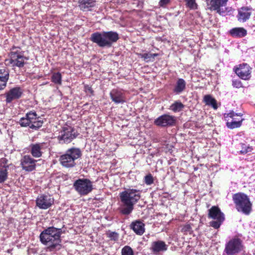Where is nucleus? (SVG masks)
Instances as JSON below:
<instances>
[{"mask_svg": "<svg viewBox=\"0 0 255 255\" xmlns=\"http://www.w3.org/2000/svg\"><path fill=\"white\" fill-rule=\"evenodd\" d=\"M63 233L61 228L50 227L44 230L40 234V241L47 246L50 251L59 250L61 247V236Z\"/></svg>", "mask_w": 255, "mask_h": 255, "instance_id": "f257e3e1", "label": "nucleus"}, {"mask_svg": "<svg viewBox=\"0 0 255 255\" xmlns=\"http://www.w3.org/2000/svg\"><path fill=\"white\" fill-rule=\"evenodd\" d=\"M141 191L136 189H127L120 194L122 203L121 213L124 215H129L133 210V206L141 197Z\"/></svg>", "mask_w": 255, "mask_h": 255, "instance_id": "f03ea898", "label": "nucleus"}, {"mask_svg": "<svg viewBox=\"0 0 255 255\" xmlns=\"http://www.w3.org/2000/svg\"><path fill=\"white\" fill-rule=\"evenodd\" d=\"M119 38L118 33L113 31L96 32L92 33L90 37L93 42L96 43L101 47H110L113 43L117 42Z\"/></svg>", "mask_w": 255, "mask_h": 255, "instance_id": "7ed1b4c3", "label": "nucleus"}, {"mask_svg": "<svg viewBox=\"0 0 255 255\" xmlns=\"http://www.w3.org/2000/svg\"><path fill=\"white\" fill-rule=\"evenodd\" d=\"M233 200L238 212L249 215L252 210V203L245 193L239 192L233 196Z\"/></svg>", "mask_w": 255, "mask_h": 255, "instance_id": "20e7f679", "label": "nucleus"}, {"mask_svg": "<svg viewBox=\"0 0 255 255\" xmlns=\"http://www.w3.org/2000/svg\"><path fill=\"white\" fill-rule=\"evenodd\" d=\"M82 156L80 148L72 147L67 149L65 153L60 156L59 161L64 167H73L76 165L75 160Z\"/></svg>", "mask_w": 255, "mask_h": 255, "instance_id": "39448f33", "label": "nucleus"}, {"mask_svg": "<svg viewBox=\"0 0 255 255\" xmlns=\"http://www.w3.org/2000/svg\"><path fill=\"white\" fill-rule=\"evenodd\" d=\"M78 134L79 133L74 128L66 126L63 127L59 132L57 139L60 143L68 144L76 138Z\"/></svg>", "mask_w": 255, "mask_h": 255, "instance_id": "423d86ee", "label": "nucleus"}, {"mask_svg": "<svg viewBox=\"0 0 255 255\" xmlns=\"http://www.w3.org/2000/svg\"><path fill=\"white\" fill-rule=\"evenodd\" d=\"M9 59L7 61L12 66L22 67L24 65V61L27 60L24 56L23 53L20 51V48L13 46L11 49V52L9 54Z\"/></svg>", "mask_w": 255, "mask_h": 255, "instance_id": "0eeeda50", "label": "nucleus"}, {"mask_svg": "<svg viewBox=\"0 0 255 255\" xmlns=\"http://www.w3.org/2000/svg\"><path fill=\"white\" fill-rule=\"evenodd\" d=\"M73 187L80 196H86L93 190L92 182L88 179L82 178L76 180L73 183Z\"/></svg>", "mask_w": 255, "mask_h": 255, "instance_id": "6e6552de", "label": "nucleus"}, {"mask_svg": "<svg viewBox=\"0 0 255 255\" xmlns=\"http://www.w3.org/2000/svg\"><path fill=\"white\" fill-rule=\"evenodd\" d=\"M244 250L243 241L238 237L230 240L226 244L225 251L227 255H236Z\"/></svg>", "mask_w": 255, "mask_h": 255, "instance_id": "1a4fd4ad", "label": "nucleus"}, {"mask_svg": "<svg viewBox=\"0 0 255 255\" xmlns=\"http://www.w3.org/2000/svg\"><path fill=\"white\" fill-rule=\"evenodd\" d=\"M234 72L241 79L248 80L251 77L252 68L247 63H242L234 68Z\"/></svg>", "mask_w": 255, "mask_h": 255, "instance_id": "9d476101", "label": "nucleus"}, {"mask_svg": "<svg viewBox=\"0 0 255 255\" xmlns=\"http://www.w3.org/2000/svg\"><path fill=\"white\" fill-rule=\"evenodd\" d=\"M54 201V198L50 195L41 194L36 198V204L39 209L46 210L53 204Z\"/></svg>", "mask_w": 255, "mask_h": 255, "instance_id": "9b49d317", "label": "nucleus"}, {"mask_svg": "<svg viewBox=\"0 0 255 255\" xmlns=\"http://www.w3.org/2000/svg\"><path fill=\"white\" fill-rule=\"evenodd\" d=\"M37 160L29 155L23 156L20 160V165L23 170L30 172L33 171L36 168Z\"/></svg>", "mask_w": 255, "mask_h": 255, "instance_id": "f8f14e48", "label": "nucleus"}, {"mask_svg": "<svg viewBox=\"0 0 255 255\" xmlns=\"http://www.w3.org/2000/svg\"><path fill=\"white\" fill-rule=\"evenodd\" d=\"M175 122V117L165 114L155 119L154 123L156 126L164 127L172 126Z\"/></svg>", "mask_w": 255, "mask_h": 255, "instance_id": "ddd939ff", "label": "nucleus"}, {"mask_svg": "<svg viewBox=\"0 0 255 255\" xmlns=\"http://www.w3.org/2000/svg\"><path fill=\"white\" fill-rule=\"evenodd\" d=\"M23 93L22 89L19 87L11 89L6 93V102L9 103L13 100L19 99Z\"/></svg>", "mask_w": 255, "mask_h": 255, "instance_id": "4468645a", "label": "nucleus"}, {"mask_svg": "<svg viewBox=\"0 0 255 255\" xmlns=\"http://www.w3.org/2000/svg\"><path fill=\"white\" fill-rule=\"evenodd\" d=\"M29 114V121L30 123V128L34 130H37L42 126L43 121L39 117L36 112H30Z\"/></svg>", "mask_w": 255, "mask_h": 255, "instance_id": "2eb2a0df", "label": "nucleus"}, {"mask_svg": "<svg viewBox=\"0 0 255 255\" xmlns=\"http://www.w3.org/2000/svg\"><path fill=\"white\" fill-rule=\"evenodd\" d=\"M253 9L249 6H243L238 9L237 18L239 21L244 22L248 20L252 14Z\"/></svg>", "mask_w": 255, "mask_h": 255, "instance_id": "dca6fc26", "label": "nucleus"}, {"mask_svg": "<svg viewBox=\"0 0 255 255\" xmlns=\"http://www.w3.org/2000/svg\"><path fill=\"white\" fill-rule=\"evenodd\" d=\"M45 143L44 142L32 143L29 145L30 152L32 156L35 158L42 156L43 150H44Z\"/></svg>", "mask_w": 255, "mask_h": 255, "instance_id": "f3484780", "label": "nucleus"}, {"mask_svg": "<svg viewBox=\"0 0 255 255\" xmlns=\"http://www.w3.org/2000/svg\"><path fill=\"white\" fill-rule=\"evenodd\" d=\"M110 97L115 104H123L125 102L124 93L117 89H113L110 93Z\"/></svg>", "mask_w": 255, "mask_h": 255, "instance_id": "a211bd4d", "label": "nucleus"}, {"mask_svg": "<svg viewBox=\"0 0 255 255\" xmlns=\"http://www.w3.org/2000/svg\"><path fill=\"white\" fill-rule=\"evenodd\" d=\"M168 245L161 240L153 242L151 245V250L154 253L164 252L167 250Z\"/></svg>", "mask_w": 255, "mask_h": 255, "instance_id": "6ab92c4d", "label": "nucleus"}, {"mask_svg": "<svg viewBox=\"0 0 255 255\" xmlns=\"http://www.w3.org/2000/svg\"><path fill=\"white\" fill-rule=\"evenodd\" d=\"M9 79V71L4 67L0 68V90L4 89Z\"/></svg>", "mask_w": 255, "mask_h": 255, "instance_id": "aec40b11", "label": "nucleus"}, {"mask_svg": "<svg viewBox=\"0 0 255 255\" xmlns=\"http://www.w3.org/2000/svg\"><path fill=\"white\" fill-rule=\"evenodd\" d=\"M229 34L233 37L242 38L247 35V30L244 27H238L232 28L228 32Z\"/></svg>", "mask_w": 255, "mask_h": 255, "instance_id": "412c9836", "label": "nucleus"}, {"mask_svg": "<svg viewBox=\"0 0 255 255\" xmlns=\"http://www.w3.org/2000/svg\"><path fill=\"white\" fill-rule=\"evenodd\" d=\"M207 7L211 10H217V12L221 14V6L222 5L223 0H206Z\"/></svg>", "mask_w": 255, "mask_h": 255, "instance_id": "4be33fe9", "label": "nucleus"}, {"mask_svg": "<svg viewBox=\"0 0 255 255\" xmlns=\"http://www.w3.org/2000/svg\"><path fill=\"white\" fill-rule=\"evenodd\" d=\"M96 0H79V6L83 11H90L96 5Z\"/></svg>", "mask_w": 255, "mask_h": 255, "instance_id": "5701e85b", "label": "nucleus"}, {"mask_svg": "<svg viewBox=\"0 0 255 255\" xmlns=\"http://www.w3.org/2000/svg\"><path fill=\"white\" fill-rule=\"evenodd\" d=\"M130 227L137 235H142L144 232V224L140 221L132 222Z\"/></svg>", "mask_w": 255, "mask_h": 255, "instance_id": "b1692460", "label": "nucleus"}, {"mask_svg": "<svg viewBox=\"0 0 255 255\" xmlns=\"http://www.w3.org/2000/svg\"><path fill=\"white\" fill-rule=\"evenodd\" d=\"M221 212L217 206H212L209 210L208 218L212 219H221Z\"/></svg>", "mask_w": 255, "mask_h": 255, "instance_id": "393cba45", "label": "nucleus"}, {"mask_svg": "<svg viewBox=\"0 0 255 255\" xmlns=\"http://www.w3.org/2000/svg\"><path fill=\"white\" fill-rule=\"evenodd\" d=\"M185 87L186 82L185 80L181 78L179 79L173 89V92L176 94H179L185 90Z\"/></svg>", "mask_w": 255, "mask_h": 255, "instance_id": "a878e982", "label": "nucleus"}, {"mask_svg": "<svg viewBox=\"0 0 255 255\" xmlns=\"http://www.w3.org/2000/svg\"><path fill=\"white\" fill-rule=\"evenodd\" d=\"M203 101L206 105L211 106L214 109L216 110L218 108L216 100L211 95H205L204 97Z\"/></svg>", "mask_w": 255, "mask_h": 255, "instance_id": "bb28decb", "label": "nucleus"}, {"mask_svg": "<svg viewBox=\"0 0 255 255\" xmlns=\"http://www.w3.org/2000/svg\"><path fill=\"white\" fill-rule=\"evenodd\" d=\"M8 166L0 165V183H3L7 179Z\"/></svg>", "mask_w": 255, "mask_h": 255, "instance_id": "cd10ccee", "label": "nucleus"}, {"mask_svg": "<svg viewBox=\"0 0 255 255\" xmlns=\"http://www.w3.org/2000/svg\"><path fill=\"white\" fill-rule=\"evenodd\" d=\"M243 120L244 119H242L240 120H238L237 121H232L231 122H228L226 123L227 127L230 129H234L235 128H240L242 125Z\"/></svg>", "mask_w": 255, "mask_h": 255, "instance_id": "c85d7f7f", "label": "nucleus"}, {"mask_svg": "<svg viewBox=\"0 0 255 255\" xmlns=\"http://www.w3.org/2000/svg\"><path fill=\"white\" fill-rule=\"evenodd\" d=\"M184 105L179 101H175L170 107V109L174 112H179L184 108Z\"/></svg>", "mask_w": 255, "mask_h": 255, "instance_id": "c756f323", "label": "nucleus"}, {"mask_svg": "<svg viewBox=\"0 0 255 255\" xmlns=\"http://www.w3.org/2000/svg\"><path fill=\"white\" fill-rule=\"evenodd\" d=\"M51 79V81L55 84L60 85L62 84V75L59 72L53 73Z\"/></svg>", "mask_w": 255, "mask_h": 255, "instance_id": "7c9ffc66", "label": "nucleus"}, {"mask_svg": "<svg viewBox=\"0 0 255 255\" xmlns=\"http://www.w3.org/2000/svg\"><path fill=\"white\" fill-rule=\"evenodd\" d=\"M228 0H224V14L231 15H233L235 9L233 6L234 5L233 4L231 6L228 5L227 2Z\"/></svg>", "mask_w": 255, "mask_h": 255, "instance_id": "2f4dec72", "label": "nucleus"}, {"mask_svg": "<svg viewBox=\"0 0 255 255\" xmlns=\"http://www.w3.org/2000/svg\"><path fill=\"white\" fill-rule=\"evenodd\" d=\"M19 125L22 127H29L30 128V123L29 121V114L27 113L25 117L22 118L19 121Z\"/></svg>", "mask_w": 255, "mask_h": 255, "instance_id": "473e14b6", "label": "nucleus"}, {"mask_svg": "<svg viewBox=\"0 0 255 255\" xmlns=\"http://www.w3.org/2000/svg\"><path fill=\"white\" fill-rule=\"evenodd\" d=\"M240 145L241 146V150H240L241 154H246L252 152L253 150V147L249 144H247L245 143H241Z\"/></svg>", "mask_w": 255, "mask_h": 255, "instance_id": "72a5a7b5", "label": "nucleus"}, {"mask_svg": "<svg viewBox=\"0 0 255 255\" xmlns=\"http://www.w3.org/2000/svg\"><path fill=\"white\" fill-rule=\"evenodd\" d=\"M106 235L111 241H117L119 238V234L116 232L108 231L106 233Z\"/></svg>", "mask_w": 255, "mask_h": 255, "instance_id": "f704fd0d", "label": "nucleus"}, {"mask_svg": "<svg viewBox=\"0 0 255 255\" xmlns=\"http://www.w3.org/2000/svg\"><path fill=\"white\" fill-rule=\"evenodd\" d=\"M186 7L190 9L195 10L198 8V4L196 2V0H185Z\"/></svg>", "mask_w": 255, "mask_h": 255, "instance_id": "c9c22d12", "label": "nucleus"}, {"mask_svg": "<svg viewBox=\"0 0 255 255\" xmlns=\"http://www.w3.org/2000/svg\"><path fill=\"white\" fill-rule=\"evenodd\" d=\"M121 254L122 255H134L132 249L128 246H126L122 249Z\"/></svg>", "mask_w": 255, "mask_h": 255, "instance_id": "e433bc0d", "label": "nucleus"}, {"mask_svg": "<svg viewBox=\"0 0 255 255\" xmlns=\"http://www.w3.org/2000/svg\"><path fill=\"white\" fill-rule=\"evenodd\" d=\"M215 221H212L210 222V226L218 229L220 227L221 225L222 221L221 219H214Z\"/></svg>", "mask_w": 255, "mask_h": 255, "instance_id": "4c0bfd02", "label": "nucleus"}, {"mask_svg": "<svg viewBox=\"0 0 255 255\" xmlns=\"http://www.w3.org/2000/svg\"><path fill=\"white\" fill-rule=\"evenodd\" d=\"M144 182L148 185H150L153 183V179L151 174H149L144 177Z\"/></svg>", "mask_w": 255, "mask_h": 255, "instance_id": "58836bf2", "label": "nucleus"}, {"mask_svg": "<svg viewBox=\"0 0 255 255\" xmlns=\"http://www.w3.org/2000/svg\"><path fill=\"white\" fill-rule=\"evenodd\" d=\"M232 85L236 88H240L243 87L242 83L239 80H234L232 81Z\"/></svg>", "mask_w": 255, "mask_h": 255, "instance_id": "ea45409f", "label": "nucleus"}, {"mask_svg": "<svg viewBox=\"0 0 255 255\" xmlns=\"http://www.w3.org/2000/svg\"><path fill=\"white\" fill-rule=\"evenodd\" d=\"M170 1V0H160L159 5L161 7H165Z\"/></svg>", "mask_w": 255, "mask_h": 255, "instance_id": "a19ab883", "label": "nucleus"}, {"mask_svg": "<svg viewBox=\"0 0 255 255\" xmlns=\"http://www.w3.org/2000/svg\"><path fill=\"white\" fill-rule=\"evenodd\" d=\"M156 54H149L148 53H143L141 55V57L143 58L144 60L150 59L152 56L154 57L156 56Z\"/></svg>", "mask_w": 255, "mask_h": 255, "instance_id": "79ce46f5", "label": "nucleus"}, {"mask_svg": "<svg viewBox=\"0 0 255 255\" xmlns=\"http://www.w3.org/2000/svg\"><path fill=\"white\" fill-rule=\"evenodd\" d=\"M235 116H242V115H240V114H235L234 111H231L229 113L227 114V117H229L232 118H233Z\"/></svg>", "mask_w": 255, "mask_h": 255, "instance_id": "37998d69", "label": "nucleus"}, {"mask_svg": "<svg viewBox=\"0 0 255 255\" xmlns=\"http://www.w3.org/2000/svg\"><path fill=\"white\" fill-rule=\"evenodd\" d=\"M85 90L86 92H89L90 93L92 94L93 92V91L92 90V89L91 87H89L88 86L85 87Z\"/></svg>", "mask_w": 255, "mask_h": 255, "instance_id": "c03bdc74", "label": "nucleus"}]
</instances>
